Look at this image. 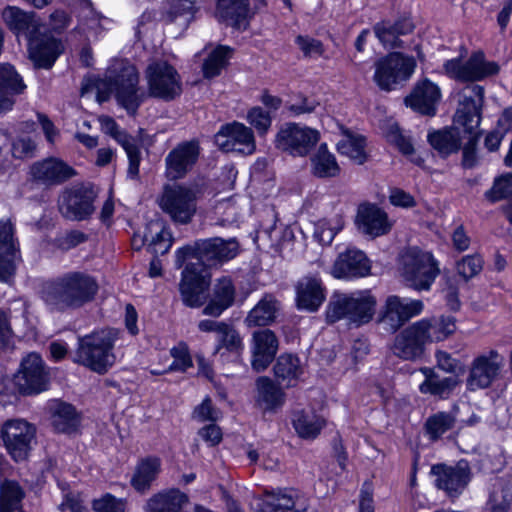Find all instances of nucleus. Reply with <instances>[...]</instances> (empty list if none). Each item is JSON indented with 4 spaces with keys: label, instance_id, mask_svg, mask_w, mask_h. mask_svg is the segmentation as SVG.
<instances>
[{
    "label": "nucleus",
    "instance_id": "1",
    "mask_svg": "<svg viewBox=\"0 0 512 512\" xmlns=\"http://www.w3.org/2000/svg\"><path fill=\"white\" fill-rule=\"evenodd\" d=\"M240 250L236 238L223 239L213 237L199 239L193 245H187L176 251V265L181 267L189 257L198 262L188 263L182 271L179 291L185 306L198 308L205 303L204 293L209 285L208 267H218L234 259Z\"/></svg>",
    "mask_w": 512,
    "mask_h": 512
},
{
    "label": "nucleus",
    "instance_id": "2",
    "mask_svg": "<svg viewBox=\"0 0 512 512\" xmlns=\"http://www.w3.org/2000/svg\"><path fill=\"white\" fill-rule=\"evenodd\" d=\"M99 291L97 279L83 271H68L43 281L39 297L50 312L66 313L92 303Z\"/></svg>",
    "mask_w": 512,
    "mask_h": 512
},
{
    "label": "nucleus",
    "instance_id": "3",
    "mask_svg": "<svg viewBox=\"0 0 512 512\" xmlns=\"http://www.w3.org/2000/svg\"><path fill=\"white\" fill-rule=\"evenodd\" d=\"M376 305V297L370 290H357L350 293L335 291L330 296L326 307V322L334 324L344 320L350 326L360 327L373 319Z\"/></svg>",
    "mask_w": 512,
    "mask_h": 512
},
{
    "label": "nucleus",
    "instance_id": "4",
    "mask_svg": "<svg viewBox=\"0 0 512 512\" xmlns=\"http://www.w3.org/2000/svg\"><path fill=\"white\" fill-rule=\"evenodd\" d=\"M138 84L139 74L136 67L127 60H115L107 69L98 89L100 91L103 87L108 93L114 92L118 103L128 114L135 115L147 98V93Z\"/></svg>",
    "mask_w": 512,
    "mask_h": 512
},
{
    "label": "nucleus",
    "instance_id": "5",
    "mask_svg": "<svg viewBox=\"0 0 512 512\" xmlns=\"http://www.w3.org/2000/svg\"><path fill=\"white\" fill-rule=\"evenodd\" d=\"M118 337L119 331L113 328L79 337L74 361L98 374L106 373L115 363L113 349Z\"/></svg>",
    "mask_w": 512,
    "mask_h": 512
},
{
    "label": "nucleus",
    "instance_id": "6",
    "mask_svg": "<svg viewBox=\"0 0 512 512\" xmlns=\"http://www.w3.org/2000/svg\"><path fill=\"white\" fill-rule=\"evenodd\" d=\"M398 271L406 286L428 291L439 276L440 267L431 252L409 247L399 255Z\"/></svg>",
    "mask_w": 512,
    "mask_h": 512
},
{
    "label": "nucleus",
    "instance_id": "7",
    "mask_svg": "<svg viewBox=\"0 0 512 512\" xmlns=\"http://www.w3.org/2000/svg\"><path fill=\"white\" fill-rule=\"evenodd\" d=\"M461 96L462 100L456 112V122L464 128L466 133L470 134V138L463 148L462 165L465 168H472L476 164L478 141L476 129L481 120L484 88L477 84L468 85L462 90Z\"/></svg>",
    "mask_w": 512,
    "mask_h": 512
},
{
    "label": "nucleus",
    "instance_id": "8",
    "mask_svg": "<svg viewBox=\"0 0 512 512\" xmlns=\"http://www.w3.org/2000/svg\"><path fill=\"white\" fill-rule=\"evenodd\" d=\"M198 200L199 191L195 187L167 185L159 198V206L173 223L187 225L196 215Z\"/></svg>",
    "mask_w": 512,
    "mask_h": 512
},
{
    "label": "nucleus",
    "instance_id": "9",
    "mask_svg": "<svg viewBox=\"0 0 512 512\" xmlns=\"http://www.w3.org/2000/svg\"><path fill=\"white\" fill-rule=\"evenodd\" d=\"M373 79L377 86L384 91L393 90L399 83L408 80L416 68L413 57L392 52L375 62Z\"/></svg>",
    "mask_w": 512,
    "mask_h": 512
},
{
    "label": "nucleus",
    "instance_id": "10",
    "mask_svg": "<svg viewBox=\"0 0 512 512\" xmlns=\"http://www.w3.org/2000/svg\"><path fill=\"white\" fill-rule=\"evenodd\" d=\"M319 140L318 130L291 122L279 129L275 137V146L292 156L303 157L311 152Z\"/></svg>",
    "mask_w": 512,
    "mask_h": 512
},
{
    "label": "nucleus",
    "instance_id": "11",
    "mask_svg": "<svg viewBox=\"0 0 512 512\" xmlns=\"http://www.w3.org/2000/svg\"><path fill=\"white\" fill-rule=\"evenodd\" d=\"M147 96L171 101L182 92L181 79L176 69L165 61L151 63L146 69Z\"/></svg>",
    "mask_w": 512,
    "mask_h": 512
},
{
    "label": "nucleus",
    "instance_id": "12",
    "mask_svg": "<svg viewBox=\"0 0 512 512\" xmlns=\"http://www.w3.org/2000/svg\"><path fill=\"white\" fill-rule=\"evenodd\" d=\"M430 473L435 478V487L450 499L458 498L472 478L470 465L465 460H460L455 465L435 464L431 467Z\"/></svg>",
    "mask_w": 512,
    "mask_h": 512
},
{
    "label": "nucleus",
    "instance_id": "13",
    "mask_svg": "<svg viewBox=\"0 0 512 512\" xmlns=\"http://www.w3.org/2000/svg\"><path fill=\"white\" fill-rule=\"evenodd\" d=\"M423 309L424 304L421 300L390 295L382 307L378 322L386 332L392 334L411 318L420 315Z\"/></svg>",
    "mask_w": 512,
    "mask_h": 512
},
{
    "label": "nucleus",
    "instance_id": "14",
    "mask_svg": "<svg viewBox=\"0 0 512 512\" xmlns=\"http://www.w3.org/2000/svg\"><path fill=\"white\" fill-rule=\"evenodd\" d=\"M35 436V427L22 419L9 420L1 429L4 446L16 462L23 461L28 457Z\"/></svg>",
    "mask_w": 512,
    "mask_h": 512
},
{
    "label": "nucleus",
    "instance_id": "15",
    "mask_svg": "<svg viewBox=\"0 0 512 512\" xmlns=\"http://www.w3.org/2000/svg\"><path fill=\"white\" fill-rule=\"evenodd\" d=\"M503 367V358L496 350L475 357L469 367L466 387L469 391L486 389L495 382Z\"/></svg>",
    "mask_w": 512,
    "mask_h": 512
},
{
    "label": "nucleus",
    "instance_id": "16",
    "mask_svg": "<svg viewBox=\"0 0 512 512\" xmlns=\"http://www.w3.org/2000/svg\"><path fill=\"white\" fill-rule=\"evenodd\" d=\"M446 73L461 81H479L495 75L499 71V65L494 61H487L483 52L473 53L469 59L462 63L460 59L447 60L444 63Z\"/></svg>",
    "mask_w": 512,
    "mask_h": 512
},
{
    "label": "nucleus",
    "instance_id": "17",
    "mask_svg": "<svg viewBox=\"0 0 512 512\" xmlns=\"http://www.w3.org/2000/svg\"><path fill=\"white\" fill-rule=\"evenodd\" d=\"M48 372L41 356L37 353L28 354L21 362L15 375V384L22 394L32 395L45 391L48 386Z\"/></svg>",
    "mask_w": 512,
    "mask_h": 512
},
{
    "label": "nucleus",
    "instance_id": "18",
    "mask_svg": "<svg viewBox=\"0 0 512 512\" xmlns=\"http://www.w3.org/2000/svg\"><path fill=\"white\" fill-rule=\"evenodd\" d=\"M201 152L196 139L178 143L165 157V174L170 180L184 178L196 165Z\"/></svg>",
    "mask_w": 512,
    "mask_h": 512
},
{
    "label": "nucleus",
    "instance_id": "19",
    "mask_svg": "<svg viewBox=\"0 0 512 512\" xmlns=\"http://www.w3.org/2000/svg\"><path fill=\"white\" fill-rule=\"evenodd\" d=\"M215 143L224 152L251 155L256 150L252 129L237 121L223 125L215 135Z\"/></svg>",
    "mask_w": 512,
    "mask_h": 512
},
{
    "label": "nucleus",
    "instance_id": "20",
    "mask_svg": "<svg viewBox=\"0 0 512 512\" xmlns=\"http://www.w3.org/2000/svg\"><path fill=\"white\" fill-rule=\"evenodd\" d=\"M426 328L424 321H417L402 330L394 339L393 354L404 360H415L421 357L424 346L428 343Z\"/></svg>",
    "mask_w": 512,
    "mask_h": 512
},
{
    "label": "nucleus",
    "instance_id": "21",
    "mask_svg": "<svg viewBox=\"0 0 512 512\" xmlns=\"http://www.w3.org/2000/svg\"><path fill=\"white\" fill-rule=\"evenodd\" d=\"M94 198L93 191L86 187L66 190L59 199V211L68 220H84L94 211Z\"/></svg>",
    "mask_w": 512,
    "mask_h": 512
},
{
    "label": "nucleus",
    "instance_id": "22",
    "mask_svg": "<svg viewBox=\"0 0 512 512\" xmlns=\"http://www.w3.org/2000/svg\"><path fill=\"white\" fill-rule=\"evenodd\" d=\"M30 175L34 182L46 187L60 185L76 175L73 167L56 157L33 163L30 167Z\"/></svg>",
    "mask_w": 512,
    "mask_h": 512
},
{
    "label": "nucleus",
    "instance_id": "23",
    "mask_svg": "<svg viewBox=\"0 0 512 512\" xmlns=\"http://www.w3.org/2000/svg\"><path fill=\"white\" fill-rule=\"evenodd\" d=\"M197 327L201 332L216 334L215 353L224 349L232 354H240L244 350L243 338L230 322L204 319L199 321Z\"/></svg>",
    "mask_w": 512,
    "mask_h": 512
},
{
    "label": "nucleus",
    "instance_id": "24",
    "mask_svg": "<svg viewBox=\"0 0 512 512\" xmlns=\"http://www.w3.org/2000/svg\"><path fill=\"white\" fill-rule=\"evenodd\" d=\"M99 123L101 130L114 138L125 150L128 158L127 175L131 179H137L139 176V166L141 162V151L136 140L131 135L119 128L116 121L110 116H100Z\"/></svg>",
    "mask_w": 512,
    "mask_h": 512
},
{
    "label": "nucleus",
    "instance_id": "25",
    "mask_svg": "<svg viewBox=\"0 0 512 512\" xmlns=\"http://www.w3.org/2000/svg\"><path fill=\"white\" fill-rule=\"evenodd\" d=\"M279 348V340L270 329H259L251 336V365L252 368L264 371L274 360Z\"/></svg>",
    "mask_w": 512,
    "mask_h": 512
},
{
    "label": "nucleus",
    "instance_id": "26",
    "mask_svg": "<svg viewBox=\"0 0 512 512\" xmlns=\"http://www.w3.org/2000/svg\"><path fill=\"white\" fill-rule=\"evenodd\" d=\"M370 271V261L364 252L358 249H347L338 255L331 274L338 279H354L368 276Z\"/></svg>",
    "mask_w": 512,
    "mask_h": 512
},
{
    "label": "nucleus",
    "instance_id": "27",
    "mask_svg": "<svg viewBox=\"0 0 512 512\" xmlns=\"http://www.w3.org/2000/svg\"><path fill=\"white\" fill-rule=\"evenodd\" d=\"M235 299L236 287L233 280L229 276H222L215 280L210 300L203 308L202 314L218 318L234 305Z\"/></svg>",
    "mask_w": 512,
    "mask_h": 512
},
{
    "label": "nucleus",
    "instance_id": "28",
    "mask_svg": "<svg viewBox=\"0 0 512 512\" xmlns=\"http://www.w3.org/2000/svg\"><path fill=\"white\" fill-rule=\"evenodd\" d=\"M440 97L439 87L430 80L423 79L415 85L411 94L406 97L405 103L423 115L433 116Z\"/></svg>",
    "mask_w": 512,
    "mask_h": 512
},
{
    "label": "nucleus",
    "instance_id": "29",
    "mask_svg": "<svg viewBox=\"0 0 512 512\" xmlns=\"http://www.w3.org/2000/svg\"><path fill=\"white\" fill-rule=\"evenodd\" d=\"M356 221L359 229L372 237L385 235L392 228L387 213L375 204L360 205Z\"/></svg>",
    "mask_w": 512,
    "mask_h": 512
},
{
    "label": "nucleus",
    "instance_id": "30",
    "mask_svg": "<svg viewBox=\"0 0 512 512\" xmlns=\"http://www.w3.org/2000/svg\"><path fill=\"white\" fill-rule=\"evenodd\" d=\"M249 0H216L215 17L237 30H246L249 24Z\"/></svg>",
    "mask_w": 512,
    "mask_h": 512
},
{
    "label": "nucleus",
    "instance_id": "31",
    "mask_svg": "<svg viewBox=\"0 0 512 512\" xmlns=\"http://www.w3.org/2000/svg\"><path fill=\"white\" fill-rule=\"evenodd\" d=\"M26 85L22 77L9 64H0V114L12 109L15 96L24 93Z\"/></svg>",
    "mask_w": 512,
    "mask_h": 512
},
{
    "label": "nucleus",
    "instance_id": "32",
    "mask_svg": "<svg viewBox=\"0 0 512 512\" xmlns=\"http://www.w3.org/2000/svg\"><path fill=\"white\" fill-rule=\"evenodd\" d=\"M414 29L413 22L409 17H399L394 22L382 20L373 26V31L386 48H401L403 41L399 38L402 35L411 33Z\"/></svg>",
    "mask_w": 512,
    "mask_h": 512
},
{
    "label": "nucleus",
    "instance_id": "33",
    "mask_svg": "<svg viewBox=\"0 0 512 512\" xmlns=\"http://www.w3.org/2000/svg\"><path fill=\"white\" fill-rule=\"evenodd\" d=\"M14 228L10 221H0V279H8L15 271L19 250L14 240Z\"/></svg>",
    "mask_w": 512,
    "mask_h": 512
},
{
    "label": "nucleus",
    "instance_id": "34",
    "mask_svg": "<svg viewBox=\"0 0 512 512\" xmlns=\"http://www.w3.org/2000/svg\"><path fill=\"white\" fill-rule=\"evenodd\" d=\"M296 300L300 309L317 311L325 300V288L321 280L313 275L301 278L296 286Z\"/></svg>",
    "mask_w": 512,
    "mask_h": 512
},
{
    "label": "nucleus",
    "instance_id": "35",
    "mask_svg": "<svg viewBox=\"0 0 512 512\" xmlns=\"http://www.w3.org/2000/svg\"><path fill=\"white\" fill-rule=\"evenodd\" d=\"M255 386V405L259 409L264 412H276L284 405V391L269 377H258Z\"/></svg>",
    "mask_w": 512,
    "mask_h": 512
},
{
    "label": "nucleus",
    "instance_id": "36",
    "mask_svg": "<svg viewBox=\"0 0 512 512\" xmlns=\"http://www.w3.org/2000/svg\"><path fill=\"white\" fill-rule=\"evenodd\" d=\"M280 309V303L271 294L263 298L248 312L244 323L247 327H264L273 323Z\"/></svg>",
    "mask_w": 512,
    "mask_h": 512
},
{
    "label": "nucleus",
    "instance_id": "37",
    "mask_svg": "<svg viewBox=\"0 0 512 512\" xmlns=\"http://www.w3.org/2000/svg\"><path fill=\"white\" fill-rule=\"evenodd\" d=\"M62 44L53 37H46L31 43L30 58L37 68L49 69L61 54Z\"/></svg>",
    "mask_w": 512,
    "mask_h": 512
},
{
    "label": "nucleus",
    "instance_id": "38",
    "mask_svg": "<svg viewBox=\"0 0 512 512\" xmlns=\"http://www.w3.org/2000/svg\"><path fill=\"white\" fill-rule=\"evenodd\" d=\"M161 471V459L156 456H149L141 459L135 467L131 478V486L138 492L144 493L150 489L153 481Z\"/></svg>",
    "mask_w": 512,
    "mask_h": 512
},
{
    "label": "nucleus",
    "instance_id": "39",
    "mask_svg": "<svg viewBox=\"0 0 512 512\" xmlns=\"http://www.w3.org/2000/svg\"><path fill=\"white\" fill-rule=\"evenodd\" d=\"M188 503V496L178 489H170L152 496L146 506V512H182Z\"/></svg>",
    "mask_w": 512,
    "mask_h": 512
},
{
    "label": "nucleus",
    "instance_id": "40",
    "mask_svg": "<svg viewBox=\"0 0 512 512\" xmlns=\"http://www.w3.org/2000/svg\"><path fill=\"white\" fill-rule=\"evenodd\" d=\"M425 380L420 384L419 390L423 394H430L440 398L447 397L457 386L458 381L455 376L440 378L431 368H422Z\"/></svg>",
    "mask_w": 512,
    "mask_h": 512
},
{
    "label": "nucleus",
    "instance_id": "41",
    "mask_svg": "<svg viewBox=\"0 0 512 512\" xmlns=\"http://www.w3.org/2000/svg\"><path fill=\"white\" fill-rule=\"evenodd\" d=\"M340 166L325 143L321 144L317 152L311 157V172L318 178H334L340 174Z\"/></svg>",
    "mask_w": 512,
    "mask_h": 512
},
{
    "label": "nucleus",
    "instance_id": "42",
    "mask_svg": "<svg viewBox=\"0 0 512 512\" xmlns=\"http://www.w3.org/2000/svg\"><path fill=\"white\" fill-rule=\"evenodd\" d=\"M273 369L275 377L287 387L295 386L303 373L300 359L293 354L280 355Z\"/></svg>",
    "mask_w": 512,
    "mask_h": 512
},
{
    "label": "nucleus",
    "instance_id": "43",
    "mask_svg": "<svg viewBox=\"0 0 512 512\" xmlns=\"http://www.w3.org/2000/svg\"><path fill=\"white\" fill-rule=\"evenodd\" d=\"M427 139L435 150L445 156L456 153L461 146L460 132L454 127L433 131Z\"/></svg>",
    "mask_w": 512,
    "mask_h": 512
},
{
    "label": "nucleus",
    "instance_id": "44",
    "mask_svg": "<svg viewBox=\"0 0 512 512\" xmlns=\"http://www.w3.org/2000/svg\"><path fill=\"white\" fill-rule=\"evenodd\" d=\"M297 492L293 489H277L265 492L263 500L266 512H287L295 509Z\"/></svg>",
    "mask_w": 512,
    "mask_h": 512
},
{
    "label": "nucleus",
    "instance_id": "45",
    "mask_svg": "<svg viewBox=\"0 0 512 512\" xmlns=\"http://www.w3.org/2000/svg\"><path fill=\"white\" fill-rule=\"evenodd\" d=\"M233 52V48L226 45H218L212 50L202 65L204 77L211 79L220 75L221 71L228 65Z\"/></svg>",
    "mask_w": 512,
    "mask_h": 512
},
{
    "label": "nucleus",
    "instance_id": "46",
    "mask_svg": "<svg viewBox=\"0 0 512 512\" xmlns=\"http://www.w3.org/2000/svg\"><path fill=\"white\" fill-rule=\"evenodd\" d=\"M52 425L56 431L70 433L79 425V417L75 408L68 403H56L52 413Z\"/></svg>",
    "mask_w": 512,
    "mask_h": 512
},
{
    "label": "nucleus",
    "instance_id": "47",
    "mask_svg": "<svg viewBox=\"0 0 512 512\" xmlns=\"http://www.w3.org/2000/svg\"><path fill=\"white\" fill-rule=\"evenodd\" d=\"M198 8L190 0H168V7L163 13V19L167 23H173L182 20V25L187 27L194 19Z\"/></svg>",
    "mask_w": 512,
    "mask_h": 512
},
{
    "label": "nucleus",
    "instance_id": "48",
    "mask_svg": "<svg viewBox=\"0 0 512 512\" xmlns=\"http://www.w3.org/2000/svg\"><path fill=\"white\" fill-rule=\"evenodd\" d=\"M24 495V491L16 481H3L0 485V512H14L17 510Z\"/></svg>",
    "mask_w": 512,
    "mask_h": 512
},
{
    "label": "nucleus",
    "instance_id": "49",
    "mask_svg": "<svg viewBox=\"0 0 512 512\" xmlns=\"http://www.w3.org/2000/svg\"><path fill=\"white\" fill-rule=\"evenodd\" d=\"M456 423L455 416L450 412H437L429 416L425 422V431L429 439L436 441L444 433L454 428Z\"/></svg>",
    "mask_w": 512,
    "mask_h": 512
},
{
    "label": "nucleus",
    "instance_id": "50",
    "mask_svg": "<svg viewBox=\"0 0 512 512\" xmlns=\"http://www.w3.org/2000/svg\"><path fill=\"white\" fill-rule=\"evenodd\" d=\"M324 425L325 421L322 418L305 413H298L293 420L297 434L304 439L316 438Z\"/></svg>",
    "mask_w": 512,
    "mask_h": 512
},
{
    "label": "nucleus",
    "instance_id": "51",
    "mask_svg": "<svg viewBox=\"0 0 512 512\" xmlns=\"http://www.w3.org/2000/svg\"><path fill=\"white\" fill-rule=\"evenodd\" d=\"M32 13L16 6H7L2 11V18L9 29L16 34L26 33L32 23Z\"/></svg>",
    "mask_w": 512,
    "mask_h": 512
},
{
    "label": "nucleus",
    "instance_id": "52",
    "mask_svg": "<svg viewBox=\"0 0 512 512\" xmlns=\"http://www.w3.org/2000/svg\"><path fill=\"white\" fill-rule=\"evenodd\" d=\"M337 150L340 154L349 157L358 164H363L366 160L365 138L363 136L347 134L344 139L337 143Z\"/></svg>",
    "mask_w": 512,
    "mask_h": 512
},
{
    "label": "nucleus",
    "instance_id": "53",
    "mask_svg": "<svg viewBox=\"0 0 512 512\" xmlns=\"http://www.w3.org/2000/svg\"><path fill=\"white\" fill-rule=\"evenodd\" d=\"M427 325L426 334L428 342L443 341L456 329L455 318L452 316L442 317L440 319H422Z\"/></svg>",
    "mask_w": 512,
    "mask_h": 512
},
{
    "label": "nucleus",
    "instance_id": "54",
    "mask_svg": "<svg viewBox=\"0 0 512 512\" xmlns=\"http://www.w3.org/2000/svg\"><path fill=\"white\" fill-rule=\"evenodd\" d=\"M512 195V172L494 180L493 186L485 192V198L495 203Z\"/></svg>",
    "mask_w": 512,
    "mask_h": 512
},
{
    "label": "nucleus",
    "instance_id": "55",
    "mask_svg": "<svg viewBox=\"0 0 512 512\" xmlns=\"http://www.w3.org/2000/svg\"><path fill=\"white\" fill-rule=\"evenodd\" d=\"M319 105L315 98L298 93L287 102V109L293 116H300L314 112Z\"/></svg>",
    "mask_w": 512,
    "mask_h": 512
},
{
    "label": "nucleus",
    "instance_id": "56",
    "mask_svg": "<svg viewBox=\"0 0 512 512\" xmlns=\"http://www.w3.org/2000/svg\"><path fill=\"white\" fill-rule=\"evenodd\" d=\"M171 356L174 361L167 368V371H180L185 372L187 369L193 366V361L185 343H179L177 346L170 350Z\"/></svg>",
    "mask_w": 512,
    "mask_h": 512
},
{
    "label": "nucleus",
    "instance_id": "57",
    "mask_svg": "<svg viewBox=\"0 0 512 512\" xmlns=\"http://www.w3.org/2000/svg\"><path fill=\"white\" fill-rule=\"evenodd\" d=\"M148 241V251L158 257L159 255H164L170 250L173 238L170 231L163 227L156 232L155 236H151V239H148Z\"/></svg>",
    "mask_w": 512,
    "mask_h": 512
},
{
    "label": "nucleus",
    "instance_id": "58",
    "mask_svg": "<svg viewBox=\"0 0 512 512\" xmlns=\"http://www.w3.org/2000/svg\"><path fill=\"white\" fill-rule=\"evenodd\" d=\"M247 121L257 130L259 135H264L272 124V117L262 107L255 106L248 111Z\"/></svg>",
    "mask_w": 512,
    "mask_h": 512
},
{
    "label": "nucleus",
    "instance_id": "59",
    "mask_svg": "<svg viewBox=\"0 0 512 512\" xmlns=\"http://www.w3.org/2000/svg\"><path fill=\"white\" fill-rule=\"evenodd\" d=\"M295 42L305 57L316 58L324 54L323 43L318 39L299 35L296 37Z\"/></svg>",
    "mask_w": 512,
    "mask_h": 512
},
{
    "label": "nucleus",
    "instance_id": "60",
    "mask_svg": "<svg viewBox=\"0 0 512 512\" xmlns=\"http://www.w3.org/2000/svg\"><path fill=\"white\" fill-rule=\"evenodd\" d=\"M482 264L479 255H468L457 263V271L465 280H469L482 270Z\"/></svg>",
    "mask_w": 512,
    "mask_h": 512
},
{
    "label": "nucleus",
    "instance_id": "61",
    "mask_svg": "<svg viewBox=\"0 0 512 512\" xmlns=\"http://www.w3.org/2000/svg\"><path fill=\"white\" fill-rule=\"evenodd\" d=\"M512 502V490L510 488L494 490L490 496L491 512H508Z\"/></svg>",
    "mask_w": 512,
    "mask_h": 512
},
{
    "label": "nucleus",
    "instance_id": "62",
    "mask_svg": "<svg viewBox=\"0 0 512 512\" xmlns=\"http://www.w3.org/2000/svg\"><path fill=\"white\" fill-rule=\"evenodd\" d=\"M193 418L198 422H215L218 419V412L214 409L210 398H205L201 404L195 407Z\"/></svg>",
    "mask_w": 512,
    "mask_h": 512
},
{
    "label": "nucleus",
    "instance_id": "63",
    "mask_svg": "<svg viewBox=\"0 0 512 512\" xmlns=\"http://www.w3.org/2000/svg\"><path fill=\"white\" fill-rule=\"evenodd\" d=\"M35 148L36 145L32 139L25 136L13 141L11 151L15 158L23 159L33 156Z\"/></svg>",
    "mask_w": 512,
    "mask_h": 512
},
{
    "label": "nucleus",
    "instance_id": "64",
    "mask_svg": "<svg viewBox=\"0 0 512 512\" xmlns=\"http://www.w3.org/2000/svg\"><path fill=\"white\" fill-rule=\"evenodd\" d=\"M95 512H124V504L114 496L107 494L93 501Z\"/></svg>",
    "mask_w": 512,
    "mask_h": 512
}]
</instances>
